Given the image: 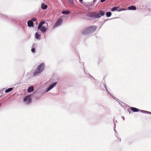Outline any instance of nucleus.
<instances>
[{
	"instance_id": "obj_1",
	"label": "nucleus",
	"mask_w": 151,
	"mask_h": 151,
	"mask_svg": "<svg viewBox=\"0 0 151 151\" xmlns=\"http://www.w3.org/2000/svg\"><path fill=\"white\" fill-rule=\"evenodd\" d=\"M105 12L101 11H99V13L96 12H92L88 13L86 16L93 19L100 18L101 16L104 15Z\"/></svg>"
},
{
	"instance_id": "obj_2",
	"label": "nucleus",
	"mask_w": 151,
	"mask_h": 151,
	"mask_svg": "<svg viewBox=\"0 0 151 151\" xmlns=\"http://www.w3.org/2000/svg\"><path fill=\"white\" fill-rule=\"evenodd\" d=\"M44 68V63H42L39 65L34 73H33L34 76L36 75L37 74L41 73L43 71Z\"/></svg>"
},
{
	"instance_id": "obj_3",
	"label": "nucleus",
	"mask_w": 151,
	"mask_h": 151,
	"mask_svg": "<svg viewBox=\"0 0 151 151\" xmlns=\"http://www.w3.org/2000/svg\"><path fill=\"white\" fill-rule=\"evenodd\" d=\"M95 28V27L93 26H89L85 28L82 31V33L83 35H86L92 32L93 29Z\"/></svg>"
},
{
	"instance_id": "obj_4",
	"label": "nucleus",
	"mask_w": 151,
	"mask_h": 151,
	"mask_svg": "<svg viewBox=\"0 0 151 151\" xmlns=\"http://www.w3.org/2000/svg\"><path fill=\"white\" fill-rule=\"evenodd\" d=\"M45 23V22L42 21L40 23L38 26V29H40V30L42 32H46L47 30V28L45 26H42V25Z\"/></svg>"
},
{
	"instance_id": "obj_5",
	"label": "nucleus",
	"mask_w": 151,
	"mask_h": 151,
	"mask_svg": "<svg viewBox=\"0 0 151 151\" xmlns=\"http://www.w3.org/2000/svg\"><path fill=\"white\" fill-rule=\"evenodd\" d=\"M31 100L32 99L29 95L26 96L24 99V102H26L27 104L30 103L31 102Z\"/></svg>"
},
{
	"instance_id": "obj_6",
	"label": "nucleus",
	"mask_w": 151,
	"mask_h": 151,
	"mask_svg": "<svg viewBox=\"0 0 151 151\" xmlns=\"http://www.w3.org/2000/svg\"><path fill=\"white\" fill-rule=\"evenodd\" d=\"M63 22V19H59L54 25V27H56L61 24Z\"/></svg>"
},
{
	"instance_id": "obj_7",
	"label": "nucleus",
	"mask_w": 151,
	"mask_h": 151,
	"mask_svg": "<svg viewBox=\"0 0 151 151\" xmlns=\"http://www.w3.org/2000/svg\"><path fill=\"white\" fill-rule=\"evenodd\" d=\"M57 84V82H55L52 84L50 85L49 86V87L47 90L46 92H47L49 91L52 88Z\"/></svg>"
},
{
	"instance_id": "obj_8",
	"label": "nucleus",
	"mask_w": 151,
	"mask_h": 151,
	"mask_svg": "<svg viewBox=\"0 0 151 151\" xmlns=\"http://www.w3.org/2000/svg\"><path fill=\"white\" fill-rule=\"evenodd\" d=\"M27 24L29 27L33 26V23L32 21H28L27 22Z\"/></svg>"
},
{
	"instance_id": "obj_9",
	"label": "nucleus",
	"mask_w": 151,
	"mask_h": 151,
	"mask_svg": "<svg viewBox=\"0 0 151 151\" xmlns=\"http://www.w3.org/2000/svg\"><path fill=\"white\" fill-rule=\"evenodd\" d=\"M34 91V88L33 86L29 87L27 90V92L28 93H30Z\"/></svg>"
},
{
	"instance_id": "obj_10",
	"label": "nucleus",
	"mask_w": 151,
	"mask_h": 151,
	"mask_svg": "<svg viewBox=\"0 0 151 151\" xmlns=\"http://www.w3.org/2000/svg\"><path fill=\"white\" fill-rule=\"evenodd\" d=\"M130 109L133 111V112H134L138 111L139 110V109L133 107H131Z\"/></svg>"
},
{
	"instance_id": "obj_11",
	"label": "nucleus",
	"mask_w": 151,
	"mask_h": 151,
	"mask_svg": "<svg viewBox=\"0 0 151 151\" xmlns=\"http://www.w3.org/2000/svg\"><path fill=\"white\" fill-rule=\"evenodd\" d=\"M128 9L129 10H136V8L134 6H129L128 7Z\"/></svg>"
},
{
	"instance_id": "obj_12",
	"label": "nucleus",
	"mask_w": 151,
	"mask_h": 151,
	"mask_svg": "<svg viewBox=\"0 0 151 151\" xmlns=\"http://www.w3.org/2000/svg\"><path fill=\"white\" fill-rule=\"evenodd\" d=\"M47 7V5H45L44 4H42L41 5V8L43 9H45Z\"/></svg>"
},
{
	"instance_id": "obj_13",
	"label": "nucleus",
	"mask_w": 151,
	"mask_h": 151,
	"mask_svg": "<svg viewBox=\"0 0 151 151\" xmlns=\"http://www.w3.org/2000/svg\"><path fill=\"white\" fill-rule=\"evenodd\" d=\"M62 13L64 14L67 15L69 14L70 13V12L68 11H63L62 12Z\"/></svg>"
},
{
	"instance_id": "obj_14",
	"label": "nucleus",
	"mask_w": 151,
	"mask_h": 151,
	"mask_svg": "<svg viewBox=\"0 0 151 151\" xmlns=\"http://www.w3.org/2000/svg\"><path fill=\"white\" fill-rule=\"evenodd\" d=\"M35 37L37 39H40V35H39L38 32H37L35 34Z\"/></svg>"
},
{
	"instance_id": "obj_15",
	"label": "nucleus",
	"mask_w": 151,
	"mask_h": 151,
	"mask_svg": "<svg viewBox=\"0 0 151 151\" xmlns=\"http://www.w3.org/2000/svg\"><path fill=\"white\" fill-rule=\"evenodd\" d=\"M13 88H9L7 89V90H6L5 91V92L6 93H8L12 91L13 90Z\"/></svg>"
},
{
	"instance_id": "obj_16",
	"label": "nucleus",
	"mask_w": 151,
	"mask_h": 151,
	"mask_svg": "<svg viewBox=\"0 0 151 151\" xmlns=\"http://www.w3.org/2000/svg\"><path fill=\"white\" fill-rule=\"evenodd\" d=\"M119 8V6L118 7H113L111 10V11L113 12L117 9L118 8Z\"/></svg>"
},
{
	"instance_id": "obj_17",
	"label": "nucleus",
	"mask_w": 151,
	"mask_h": 151,
	"mask_svg": "<svg viewBox=\"0 0 151 151\" xmlns=\"http://www.w3.org/2000/svg\"><path fill=\"white\" fill-rule=\"evenodd\" d=\"M106 14L107 17H110L111 15V13L110 12H107L106 13Z\"/></svg>"
},
{
	"instance_id": "obj_18",
	"label": "nucleus",
	"mask_w": 151,
	"mask_h": 151,
	"mask_svg": "<svg viewBox=\"0 0 151 151\" xmlns=\"http://www.w3.org/2000/svg\"><path fill=\"white\" fill-rule=\"evenodd\" d=\"M125 10H126V9H124L121 8L119 9H118V10H117V11H118V12H120V11H122Z\"/></svg>"
},
{
	"instance_id": "obj_19",
	"label": "nucleus",
	"mask_w": 151,
	"mask_h": 151,
	"mask_svg": "<svg viewBox=\"0 0 151 151\" xmlns=\"http://www.w3.org/2000/svg\"><path fill=\"white\" fill-rule=\"evenodd\" d=\"M31 51L32 52L34 53L35 52V49L34 48H32L31 49Z\"/></svg>"
},
{
	"instance_id": "obj_20",
	"label": "nucleus",
	"mask_w": 151,
	"mask_h": 151,
	"mask_svg": "<svg viewBox=\"0 0 151 151\" xmlns=\"http://www.w3.org/2000/svg\"><path fill=\"white\" fill-rule=\"evenodd\" d=\"M32 20L33 21H35L36 20V19L35 18H33L32 19Z\"/></svg>"
},
{
	"instance_id": "obj_21",
	"label": "nucleus",
	"mask_w": 151,
	"mask_h": 151,
	"mask_svg": "<svg viewBox=\"0 0 151 151\" xmlns=\"http://www.w3.org/2000/svg\"><path fill=\"white\" fill-rule=\"evenodd\" d=\"M79 1L80 3L82 4L83 3V0H79Z\"/></svg>"
},
{
	"instance_id": "obj_22",
	"label": "nucleus",
	"mask_w": 151,
	"mask_h": 151,
	"mask_svg": "<svg viewBox=\"0 0 151 151\" xmlns=\"http://www.w3.org/2000/svg\"><path fill=\"white\" fill-rule=\"evenodd\" d=\"M106 0H101V2H104L106 1Z\"/></svg>"
},
{
	"instance_id": "obj_23",
	"label": "nucleus",
	"mask_w": 151,
	"mask_h": 151,
	"mask_svg": "<svg viewBox=\"0 0 151 151\" xmlns=\"http://www.w3.org/2000/svg\"><path fill=\"white\" fill-rule=\"evenodd\" d=\"M116 140L118 141V142H120V141H121V140L120 139H116Z\"/></svg>"
},
{
	"instance_id": "obj_24",
	"label": "nucleus",
	"mask_w": 151,
	"mask_h": 151,
	"mask_svg": "<svg viewBox=\"0 0 151 151\" xmlns=\"http://www.w3.org/2000/svg\"><path fill=\"white\" fill-rule=\"evenodd\" d=\"M70 1V2H73V0H69Z\"/></svg>"
},
{
	"instance_id": "obj_25",
	"label": "nucleus",
	"mask_w": 151,
	"mask_h": 151,
	"mask_svg": "<svg viewBox=\"0 0 151 151\" xmlns=\"http://www.w3.org/2000/svg\"><path fill=\"white\" fill-rule=\"evenodd\" d=\"M96 0H93V1H94V2H96Z\"/></svg>"
}]
</instances>
